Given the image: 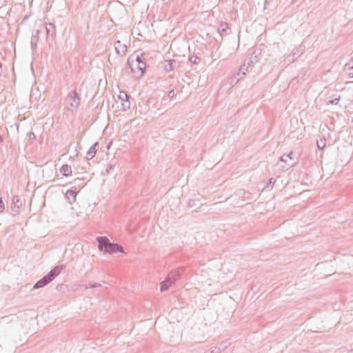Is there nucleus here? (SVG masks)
I'll list each match as a JSON object with an SVG mask.
<instances>
[{
    "instance_id": "obj_8",
    "label": "nucleus",
    "mask_w": 353,
    "mask_h": 353,
    "mask_svg": "<svg viewBox=\"0 0 353 353\" xmlns=\"http://www.w3.org/2000/svg\"><path fill=\"white\" fill-rule=\"evenodd\" d=\"M181 271H182L181 269H176V270H174L173 271H171L168 274V279H172L173 281V282L174 283L175 281H176L179 279H180L181 276Z\"/></svg>"
},
{
    "instance_id": "obj_18",
    "label": "nucleus",
    "mask_w": 353,
    "mask_h": 353,
    "mask_svg": "<svg viewBox=\"0 0 353 353\" xmlns=\"http://www.w3.org/2000/svg\"><path fill=\"white\" fill-rule=\"evenodd\" d=\"M316 145L319 150H323L325 146V141L322 139L317 141Z\"/></svg>"
},
{
    "instance_id": "obj_27",
    "label": "nucleus",
    "mask_w": 353,
    "mask_h": 353,
    "mask_svg": "<svg viewBox=\"0 0 353 353\" xmlns=\"http://www.w3.org/2000/svg\"><path fill=\"white\" fill-rule=\"evenodd\" d=\"M348 76L351 78H353V67H351L350 69H349V72H348Z\"/></svg>"
},
{
    "instance_id": "obj_4",
    "label": "nucleus",
    "mask_w": 353,
    "mask_h": 353,
    "mask_svg": "<svg viewBox=\"0 0 353 353\" xmlns=\"http://www.w3.org/2000/svg\"><path fill=\"white\" fill-rule=\"evenodd\" d=\"M128 63L130 65L132 72L139 73V77L143 76L146 68V63L145 62H130V60H128Z\"/></svg>"
},
{
    "instance_id": "obj_29",
    "label": "nucleus",
    "mask_w": 353,
    "mask_h": 353,
    "mask_svg": "<svg viewBox=\"0 0 353 353\" xmlns=\"http://www.w3.org/2000/svg\"><path fill=\"white\" fill-rule=\"evenodd\" d=\"M0 209L1 210H3L4 209V203H3L1 198H0Z\"/></svg>"
},
{
    "instance_id": "obj_30",
    "label": "nucleus",
    "mask_w": 353,
    "mask_h": 353,
    "mask_svg": "<svg viewBox=\"0 0 353 353\" xmlns=\"http://www.w3.org/2000/svg\"><path fill=\"white\" fill-rule=\"evenodd\" d=\"M46 32H47V34H49V32H50V28H46Z\"/></svg>"
},
{
    "instance_id": "obj_19",
    "label": "nucleus",
    "mask_w": 353,
    "mask_h": 353,
    "mask_svg": "<svg viewBox=\"0 0 353 353\" xmlns=\"http://www.w3.org/2000/svg\"><path fill=\"white\" fill-rule=\"evenodd\" d=\"M189 60L191 61V63H192L194 64H196V63H198L200 59L198 57L193 56V57H190Z\"/></svg>"
},
{
    "instance_id": "obj_21",
    "label": "nucleus",
    "mask_w": 353,
    "mask_h": 353,
    "mask_svg": "<svg viewBox=\"0 0 353 353\" xmlns=\"http://www.w3.org/2000/svg\"><path fill=\"white\" fill-rule=\"evenodd\" d=\"M303 52V49L301 47L297 49V52H294L292 54V57H294L295 56L298 57L300 54Z\"/></svg>"
},
{
    "instance_id": "obj_9",
    "label": "nucleus",
    "mask_w": 353,
    "mask_h": 353,
    "mask_svg": "<svg viewBox=\"0 0 353 353\" xmlns=\"http://www.w3.org/2000/svg\"><path fill=\"white\" fill-rule=\"evenodd\" d=\"M174 283L172 279H169L168 276H167L166 279L160 283V290L161 292L166 291Z\"/></svg>"
},
{
    "instance_id": "obj_7",
    "label": "nucleus",
    "mask_w": 353,
    "mask_h": 353,
    "mask_svg": "<svg viewBox=\"0 0 353 353\" xmlns=\"http://www.w3.org/2000/svg\"><path fill=\"white\" fill-rule=\"evenodd\" d=\"M177 65L179 63L174 59L165 60L163 62V68L166 71L173 70Z\"/></svg>"
},
{
    "instance_id": "obj_17",
    "label": "nucleus",
    "mask_w": 353,
    "mask_h": 353,
    "mask_svg": "<svg viewBox=\"0 0 353 353\" xmlns=\"http://www.w3.org/2000/svg\"><path fill=\"white\" fill-rule=\"evenodd\" d=\"M275 181H276V180L274 179L270 178L269 179L268 184L265 186V188L267 190H271L272 188V186L274 184Z\"/></svg>"
},
{
    "instance_id": "obj_6",
    "label": "nucleus",
    "mask_w": 353,
    "mask_h": 353,
    "mask_svg": "<svg viewBox=\"0 0 353 353\" xmlns=\"http://www.w3.org/2000/svg\"><path fill=\"white\" fill-rule=\"evenodd\" d=\"M293 152H291L289 154H283L281 157V161L284 162L288 167H293L296 164V161L292 158Z\"/></svg>"
},
{
    "instance_id": "obj_32",
    "label": "nucleus",
    "mask_w": 353,
    "mask_h": 353,
    "mask_svg": "<svg viewBox=\"0 0 353 353\" xmlns=\"http://www.w3.org/2000/svg\"><path fill=\"white\" fill-rule=\"evenodd\" d=\"M352 61H353V50H352Z\"/></svg>"
},
{
    "instance_id": "obj_28",
    "label": "nucleus",
    "mask_w": 353,
    "mask_h": 353,
    "mask_svg": "<svg viewBox=\"0 0 353 353\" xmlns=\"http://www.w3.org/2000/svg\"><path fill=\"white\" fill-rule=\"evenodd\" d=\"M28 135H29V138L30 139H35V134L33 132H30Z\"/></svg>"
},
{
    "instance_id": "obj_22",
    "label": "nucleus",
    "mask_w": 353,
    "mask_h": 353,
    "mask_svg": "<svg viewBox=\"0 0 353 353\" xmlns=\"http://www.w3.org/2000/svg\"><path fill=\"white\" fill-rule=\"evenodd\" d=\"M129 60H130V62H137V63L138 62H143L140 56H137V57L134 60V59H129Z\"/></svg>"
},
{
    "instance_id": "obj_33",
    "label": "nucleus",
    "mask_w": 353,
    "mask_h": 353,
    "mask_svg": "<svg viewBox=\"0 0 353 353\" xmlns=\"http://www.w3.org/2000/svg\"><path fill=\"white\" fill-rule=\"evenodd\" d=\"M350 353H353V350Z\"/></svg>"
},
{
    "instance_id": "obj_15",
    "label": "nucleus",
    "mask_w": 353,
    "mask_h": 353,
    "mask_svg": "<svg viewBox=\"0 0 353 353\" xmlns=\"http://www.w3.org/2000/svg\"><path fill=\"white\" fill-rule=\"evenodd\" d=\"M60 172L65 176H68L72 174V168L68 164L63 165L60 169Z\"/></svg>"
},
{
    "instance_id": "obj_1",
    "label": "nucleus",
    "mask_w": 353,
    "mask_h": 353,
    "mask_svg": "<svg viewBox=\"0 0 353 353\" xmlns=\"http://www.w3.org/2000/svg\"><path fill=\"white\" fill-rule=\"evenodd\" d=\"M99 250L108 254L123 252V249L117 243H112L106 236H98L97 238Z\"/></svg>"
},
{
    "instance_id": "obj_14",
    "label": "nucleus",
    "mask_w": 353,
    "mask_h": 353,
    "mask_svg": "<svg viewBox=\"0 0 353 353\" xmlns=\"http://www.w3.org/2000/svg\"><path fill=\"white\" fill-rule=\"evenodd\" d=\"M12 203L14 205L12 209L17 208L18 210L23 205V201L19 196H14L12 199Z\"/></svg>"
},
{
    "instance_id": "obj_23",
    "label": "nucleus",
    "mask_w": 353,
    "mask_h": 353,
    "mask_svg": "<svg viewBox=\"0 0 353 353\" xmlns=\"http://www.w3.org/2000/svg\"><path fill=\"white\" fill-rule=\"evenodd\" d=\"M88 286L87 285H79V288H76L75 290H81V291H83L84 290H86L88 289Z\"/></svg>"
},
{
    "instance_id": "obj_11",
    "label": "nucleus",
    "mask_w": 353,
    "mask_h": 353,
    "mask_svg": "<svg viewBox=\"0 0 353 353\" xmlns=\"http://www.w3.org/2000/svg\"><path fill=\"white\" fill-rule=\"evenodd\" d=\"M99 145L98 142L94 143L87 151L86 152V159H92L96 152H97V146Z\"/></svg>"
},
{
    "instance_id": "obj_2",
    "label": "nucleus",
    "mask_w": 353,
    "mask_h": 353,
    "mask_svg": "<svg viewBox=\"0 0 353 353\" xmlns=\"http://www.w3.org/2000/svg\"><path fill=\"white\" fill-rule=\"evenodd\" d=\"M62 266H56L52 269L50 272L44 276L42 279L39 280L34 285V289H38L48 285L52 281L57 275H59L62 270Z\"/></svg>"
},
{
    "instance_id": "obj_13",
    "label": "nucleus",
    "mask_w": 353,
    "mask_h": 353,
    "mask_svg": "<svg viewBox=\"0 0 353 353\" xmlns=\"http://www.w3.org/2000/svg\"><path fill=\"white\" fill-rule=\"evenodd\" d=\"M77 196V192L74 190H69L65 193V197L67 198L70 203H72L75 201Z\"/></svg>"
},
{
    "instance_id": "obj_24",
    "label": "nucleus",
    "mask_w": 353,
    "mask_h": 353,
    "mask_svg": "<svg viewBox=\"0 0 353 353\" xmlns=\"http://www.w3.org/2000/svg\"><path fill=\"white\" fill-rule=\"evenodd\" d=\"M175 96V92L174 90H171L168 93V97L170 98H173Z\"/></svg>"
},
{
    "instance_id": "obj_20",
    "label": "nucleus",
    "mask_w": 353,
    "mask_h": 353,
    "mask_svg": "<svg viewBox=\"0 0 353 353\" xmlns=\"http://www.w3.org/2000/svg\"><path fill=\"white\" fill-rule=\"evenodd\" d=\"M220 347H214L207 352V353H219Z\"/></svg>"
},
{
    "instance_id": "obj_5",
    "label": "nucleus",
    "mask_w": 353,
    "mask_h": 353,
    "mask_svg": "<svg viewBox=\"0 0 353 353\" xmlns=\"http://www.w3.org/2000/svg\"><path fill=\"white\" fill-rule=\"evenodd\" d=\"M119 99L121 101V110L126 111L130 108V96L124 91H121L118 96Z\"/></svg>"
},
{
    "instance_id": "obj_3",
    "label": "nucleus",
    "mask_w": 353,
    "mask_h": 353,
    "mask_svg": "<svg viewBox=\"0 0 353 353\" xmlns=\"http://www.w3.org/2000/svg\"><path fill=\"white\" fill-rule=\"evenodd\" d=\"M80 101L81 99L75 90L70 92L65 99L67 108L70 110L72 108H77L80 104Z\"/></svg>"
},
{
    "instance_id": "obj_10",
    "label": "nucleus",
    "mask_w": 353,
    "mask_h": 353,
    "mask_svg": "<svg viewBox=\"0 0 353 353\" xmlns=\"http://www.w3.org/2000/svg\"><path fill=\"white\" fill-rule=\"evenodd\" d=\"M114 48L119 54H123L126 51V46L122 44L120 41H117L114 43Z\"/></svg>"
},
{
    "instance_id": "obj_16",
    "label": "nucleus",
    "mask_w": 353,
    "mask_h": 353,
    "mask_svg": "<svg viewBox=\"0 0 353 353\" xmlns=\"http://www.w3.org/2000/svg\"><path fill=\"white\" fill-rule=\"evenodd\" d=\"M229 29L227 23H222L219 28V31L221 34H228V30Z\"/></svg>"
},
{
    "instance_id": "obj_31",
    "label": "nucleus",
    "mask_w": 353,
    "mask_h": 353,
    "mask_svg": "<svg viewBox=\"0 0 353 353\" xmlns=\"http://www.w3.org/2000/svg\"><path fill=\"white\" fill-rule=\"evenodd\" d=\"M49 26H50V27H52V28H53V27H54V26H53L52 23H50V24H49Z\"/></svg>"
},
{
    "instance_id": "obj_26",
    "label": "nucleus",
    "mask_w": 353,
    "mask_h": 353,
    "mask_svg": "<svg viewBox=\"0 0 353 353\" xmlns=\"http://www.w3.org/2000/svg\"><path fill=\"white\" fill-rule=\"evenodd\" d=\"M101 286V284L99 283H93V284H90V288H98V287H100Z\"/></svg>"
},
{
    "instance_id": "obj_12",
    "label": "nucleus",
    "mask_w": 353,
    "mask_h": 353,
    "mask_svg": "<svg viewBox=\"0 0 353 353\" xmlns=\"http://www.w3.org/2000/svg\"><path fill=\"white\" fill-rule=\"evenodd\" d=\"M245 65H243L240 68V71L238 72L236 74H234L232 77H231L230 79V84H235L236 83L239 79L238 78V77H239L241 74L242 75H245V72L243 70H244V68Z\"/></svg>"
},
{
    "instance_id": "obj_25",
    "label": "nucleus",
    "mask_w": 353,
    "mask_h": 353,
    "mask_svg": "<svg viewBox=\"0 0 353 353\" xmlns=\"http://www.w3.org/2000/svg\"><path fill=\"white\" fill-rule=\"evenodd\" d=\"M339 101H340L339 98H336V99H334L332 100H330L329 101V103H331V104H338Z\"/></svg>"
}]
</instances>
